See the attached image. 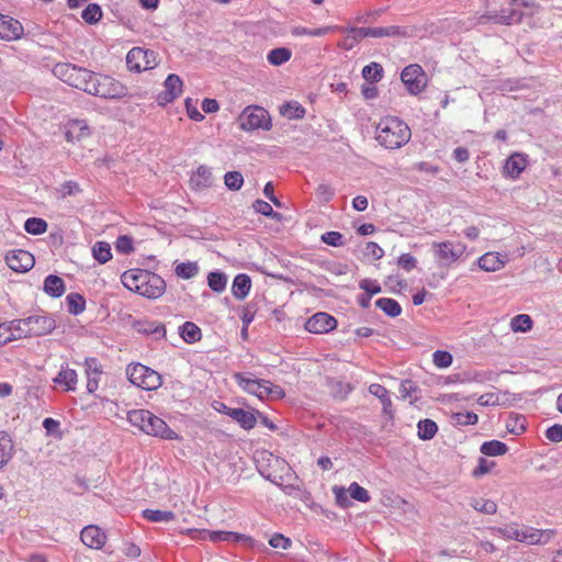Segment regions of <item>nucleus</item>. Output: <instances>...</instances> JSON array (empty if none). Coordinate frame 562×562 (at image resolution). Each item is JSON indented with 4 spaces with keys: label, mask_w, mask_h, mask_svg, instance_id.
I'll return each instance as SVG.
<instances>
[{
    "label": "nucleus",
    "mask_w": 562,
    "mask_h": 562,
    "mask_svg": "<svg viewBox=\"0 0 562 562\" xmlns=\"http://www.w3.org/2000/svg\"><path fill=\"white\" fill-rule=\"evenodd\" d=\"M412 132L408 125L395 116L380 120L375 128V139L386 149H397L407 144Z\"/></svg>",
    "instance_id": "nucleus-1"
},
{
    "label": "nucleus",
    "mask_w": 562,
    "mask_h": 562,
    "mask_svg": "<svg viewBox=\"0 0 562 562\" xmlns=\"http://www.w3.org/2000/svg\"><path fill=\"white\" fill-rule=\"evenodd\" d=\"M15 338L22 339L33 336H44L52 333L56 327L55 319L46 314H36L26 318L11 321Z\"/></svg>",
    "instance_id": "nucleus-2"
},
{
    "label": "nucleus",
    "mask_w": 562,
    "mask_h": 562,
    "mask_svg": "<svg viewBox=\"0 0 562 562\" xmlns=\"http://www.w3.org/2000/svg\"><path fill=\"white\" fill-rule=\"evenodd\" d=\"M123 285L132 292L143 296L155 297L161 294L159 286H153L151 281L162 282L156 276H150L147 271L140 269H131L125 271L121 277Z\"/></svg>",
    "instance_id": "nucleus-3"
},
{
    "label": "nucleus",
    "mask_w": 562,
    "mask_h": 562,
    "mask_svg": "<svg viewBox=\"0 0 562 562\" xmlns=\"http://www.w3.org/2000/svg\"><path fill=\"white\" fill-rule=\"evenodd\" d=\"M53 74L68 86L88 93L94 72L74 64L59 63L53 68Z\"/></svg>",
    "instance_id": "nucleus-4"
},
{
    "label": "nucleus",
    "mask_w": 562,
    "mask_h": 562,
    "mask_svg": "<svg viewBox=\"0 0 562 562\" xmlns=\"http://www.w3.org/2000/svg\"><path fill=\"white\" fill-rule=\"evenodd\" d=\"M88 93L103 99H122L127 94V88L110 76L93 74Z\"/></svg>",
    "instance_id": "nucleus-5"
},
{
    "label": "nucleus",
    "mask_w": 562,
    "mask_h": 562,
    "mask_svg": "<svg viewBox=\"0 0 562 562\" xmlns=\"http://www.w3.org/2000/svg\"><path fill=\"white\" fill-rule=\"evenodd\" d=\"M490 530L504 539L517 540L528 544L539 543L543 537L541 530L518 524H509L505 527H491Z\"/></svg>",
    "instance_id": "nucleus-6"
},
{
    "label": "nucleus",
    "mask_w": 562,
    "mask_h": 562,
    "mask_svg": "<svg viewBox=\"0 0 562 562\" xmlns=\"http://www.w3.org/2000/svg\"><path fill=\"white\" fill-rule=\"evenodd\" d=\"M126 375L134 385L151 391L161 385V376L155 370L140 363L130 364L126 369Z\"/></svg>",
    "instance_id": "nucleus-7"
},
{
    "label": "nucleus",
    "mask_w": 562,
    "mask_h": 562,
    "mask_svg": "<svg viewBox=\"0 0 562 562\" xmlns=\"http://www.w3.org/2000/svg\"><path fill=\"white\" fill-rule=\"evenodd\" d=\"M238 124L243 131H254L258 128L268 131L271 128V119L263 108L248 106L239 115Z\"/></svg>",
    "instance_id": "nucleus-8"
},
{
    "label": "nucleus",
    "mask_w": 562,
    "mask_h": 562,
    "mask_svg": "<svg viewBox=\"0 0 562 562\" xmlns=\"http://www.w3.org/2000/svg\"><path fill=\"white\" fill-rule=\"evenodd\" d=\"M431 246L435 257L441 266H451L457 262L467 250V246L461 241H435Z\"/></svg>",
    "instance_id": "nucleus-9"
},
{
    "label": "nucleus",
    "mask_w": 562,
    "mask_h": 562,
    "mask_svg": "<svg viewBox=\"0 0 562 562\" xmlns=\"http://www.w3.org/2000/svg\"><path fill=\"white\" fill-rule=\"evenodd\" d=\"M156 65L155 53L143 47H133L126 55L128 70L140 72L154 68Z\"/></svg>",
    "instance_id": "nucleus-10"
},
{
    "label": "nucleus",
    "mask_w": 562,
    "mask_h": 562,
    "mask_svg": "<svg viewBox=\"0 0 562 562\" xmlns=\"http://www.w3.org/2000/svg\"><path fill=\"white\" fill-rule=\"evenodd\" d=\"M401 80L413 95H417L426 88L425 71L417 64L406 66L401 72Z\"/></svg>",
    "instance_id": "nucleus-11"
},
{
    "label": "nucleus",
    "mask_w": 562,
    "mask_h": 562,
    "mask_svg": "<svg viewBox=\"0 0 562 562\" xmlns=\"http://www.w3.org/2000/svg\"><path fill=\"white\" fill-rule=\"evenodd\" d=\"M522 16V11L518 9L517 5H514L512 1L507 8L484 14L481 19L492 21L497 24L512 25L521 22Z\"/></svg>",
    "instance_id": "nucleus-12"
},
{
    "label": "nucleus",
    "mask_w": 562,
    "mask_h": 562,
    "mask_svg": "<svg viewBox=\"0 0 562 562\" xmlns=\"http://www.w3.org/2000/svg\"><path fill=\"white\" fill-rule=\"evenodd\" d=\"M5 262L15 272H26L33 268L35 259L30 251L14 249L5 255Z\"/></svg>",
    "instance_id": "nucleus-13"
},
{
    "label": "nucleus",
    "mask_w": 562,
    "mask_h": 562,
    "mask_svg": "<svg viewBox=\"0 0 562 562\" xmlns=\"http://www.w3.org/2000/svg\"><path fill=\"white\" fill-rule=\"evenodd\" d=\"M337 326L335 317L327 313H316L305 323V329L313 334H326Z\"/></svg>",
    "instance_id": "nucleus-14"
},
{
    "label": "nucleus",
    "mask_w": 562,
    "mask_h": 562,
    "mask_svg": "<svg viewBox=\"0 0 562 562\" xmlns=\"http://www.w3.org/2000/svg\"><path fill=\"white\" fill-rule=\"evenodd\" d=\"M234 380L244 391L256 395L260 400L267 397L268 380L251 379L240 372L234 374Z\"/></svg>",
    "instance_id": "nucleus-15"
},
{
    "label": "nucleus",
    "mask_w": 562,
    "mask_h": 562,
    "mask_svg": "<svg viewBox=\"0 0 562 562\" xmlns=\"http://www.w3.org/2000/svg\"><path fill=\"white\" fill-rule=\"evenodd\" d=\"M24 34L22 23L9 15L1 14L0 40L10 42L20 40Z\"/></svg>",
    "instance_id": "nucleus-16"
},
{
    "label": "nucleus",
    "mask_w": 562,
    "mask_h": 562,
    "mask_svg": "<svg viewBox=\"0 0 562 562\" xmlns=\"http://www.w3.org/2000/svg\"><path fill=\"white\" fill-rule=\"evenodd\" d=\"M181 533H190L193 538L210 539L213 542L220 541H238L241 539V535L231 531H210L205 529H187L180 530Z\"/></svg>",
    "instance_id": "nucleus-17"
},
{
    "label": "nucleus",
    "mask_w": 562,
    "mask_h": 562,
    "mask_svg": "<svg viewBox=\"0 0 562 562\" xmlns=\"http://www.w3.org/2000/svg\"><path fill=\"white\" fill-rule=\"evenodd\" d=\"M80 539L87 547L99 550L105 544L106 535L98 526L90 525L81 530Z\"/></svg>",
    "instance_id": "nucleus-18"
},
{
    "label": "nucleus",
    "mask_w": 562,
    "mask_h": 562,
    "mask_svg": "<svg viewBox=\"0 0 562 562\" xmlns=\"http://www.w3.org/2000/svg\"><path fill=\"white\" fill-rule=\"evenodd\" d=\"M145 434L164 439H171L173 431L164 419L153 414L151 419L146 424Z\"/></svg>",
    "instance_id": "nucleus-19"
},
{
    "label": "nucleus",
    "mask_w": 562,
    "mask_h": 562,
    "mask_svg": "<svg viewBox=\"0 0 562 562\" xmlns=\"http://www.w3.org/2000/svg\"><path fill=\"white\" fill-rule=\"evenodd\" d=\"M134 328L137 333L151 336L156 340L164 338L166 335L165 326L157 322L139 321L134 324Z\"/></svg>",
    "instance_id": "nucleus-20"
},
{
    "label": "nucleus",
    "mask_w": 562,
    "mask_h": 562,
    "mask_svg": "<svg viewBox=\"0 0 562 562\" xmlns=\"http://www.w3.org/2000/svg\"><path fill=\"white\" fill-rule=\"evenodd\" d=\"M526 157L522 154H513L510 155L504 166V173L513 179L519 177V175L526 168Z\"/></svg>",
    "instance_id": "nucleus-21"
},
{
    "label": "nucleus",
    "mask_w": 562,
    "mask_h": 562,
    "mask_svg": "<svg viewBox=\"0 0 562 562\" xmlns=\"http://www.w3.org/2000/svg\"><path fill=\"white\" fill-rule=\"evenodd\" d=\"M505 258L506 256L498 252H486L479 258V267L485 271L494 272L504 267Z\"/></svg>",
    "instance_id": "nucleus-22"
},
{
    "label": "nucleus",
    "mask_w": 562,
    "mask_h": 562,
    "mask_svg": "<svg viewBox=\"0 0 562 562\" xmlns=\"http://www.w3.org/2000/svg\"><path fill=\"white\" fill-rule=\"evenodd\" d=\"M43 290L52 297H60L66 290L64 280L55 274H49L44 280Z\"/></svg>",
    "instance_id": "nucleus-23"
},
{
    "label": "nucleus",
    "mask_w": 562,
    "mask_h": 562,
    "mask_svg": "<svg viewBox=\"0 0 562 562\" xmlns=\"http://www.w3.org/2000/svg\"><path fill=\"white\" fill-rule=\"evenodd\" d=\"M212 170L206 166H200L191 176L190 183L194 189H205L212 184Z\"/></svg>",
    "instance_id": "nucleus-24"
},
{
    "label": "nucleus",
    "mask_w": 562,
    "mask_h": 562,
    "mask_svg": "<svg viewBox=\"0 0 562 562\" xmlns=\"http://www.w3.org/2000/svg\"><path fill=\"white\" fill-rule=\"evenodd\" d=\"M228 416L246 430L252 429L257 423L256 415L243 408H234L233 411H229Z\"/></svg>",
    "instance_id": "nucleus-25"
},
{
    "label": "nucleus",
    "mask_w": 562,
    "mask_h": 562,
    "mask_svg": "<svg viewBox=\"0 0 562 562\" xmlns=\"http://www.w3.org/2000/svg\"><path fill=\"white\" fill-rule=\"evenodd\" d=\"M251 288L250 278L247 274H237L233 281L232 293L237 300L245 299Z\"/></svg>",
    "instance_id": "nucleus-26"
},
{
    "label": "nucleus",
    "mask_w": 562,
    "mask_h": 562,
    "mask_svg": "<svg viewBox=\"0 0 562 562\" xmlns=\"http://www.w3.org/2000/svg\"><path fill=\"white\" fill-rule=\"evenodd\" d=\"M13 441L5 431H0V469H2L13 457Z\"/></svg>",
    "instance_id": "nucleus-27"
},
{
    "label": "nucleus",
    "mask_w": 562,
    "mask_h": 562,
    "mask_svg": "<svg viewBox=\"0 0 562 562\" xmlns=\"http://www.w3.org/2000/svg\"><path fill=\"white\" fill-rule=\"evenodd\" d=\"M54 383L59 385H65L66 391H75L77 384V372L74 369L66 367H61L59 373L54 379Z\"/></svg>",
    "instance_id": "nucleus-28"
},
{
    "label": "nucleus",
    "mask_w": 562,
    "mask_h": 562,
    "mask_svg": "<svg viewBox=\"0 0 562 562\" xmlns=\"http://www.w3.org/2000/svg\"><path fill=\"white\" fill-rule=\"evenodd\" d=\"M340 27L336 25L322 26L316 29H307L304 26H294L291 29V34L293 36H325L331 32L339 31Z\"/></svg>",
    "instance_id": "nucleus-29"
},
{
    "label": "nucleus",
    "mask_w": 562,
    "mask_h": 562,
    "mask_svg": "<svg viewBox=\"0 0 562 562\" xmlns=\"http://www.w3.org/2000/svg\"><path fill=\"white\" fill-rule=\"evenodd\" d=\"M178 331L180 337L188 344L198 342L202 338L201 328L192 322H186L178 328Z\"/></svg>",
    "instance_id": "nucleus-30"
},
{
    "label": "nucleus",
    "mask_w": 562,
    "mask_h": 562,
    "mask_svg": "<svg viewBox=\"0 0 562 562\" xmlns=\"http://www.w3.org/2000/svg\"><path fill=\"white\" fill-rule=\"evenodd\" d=\"M469 505L476 512L484 515H494L497 512V504L484 497H471Z\"/></svg>",
    "instance_id": "nucleus-31"
},
{
    "label": "nucleus",
    "mask_w": 562,
    "mask_h": 562,
    "mask_svg": "<svg viewBox=\"0 0 562 562\" xmlns=\"http://www.w3.org/2000/svg\"><path fill=\"white\" fill-rule=\"evenodd\" d=\"M153 413L147 409H133L127 414L130 424L145 432L146 424L151 419Z\"/></svg>",
    "instance_id": "nucleus-32"
},
{
    "label": "nucleus",
    "mask_w": 562,
    "mask_h": 562,
    "mask_svg": "<svg viewBox=\"0 0 562 562\" xmlns=\"http://www.w3.org/2000/svg\"><path fill=\"white\" fill-rule=\"evenodd\" d=\"M166 90L160 92L156 100L161 106L170 103L176 98V74H170L165 80Z\"/></svg>",
    "instance_id": "nucleus-33"
},
{
    "label": "nucleus",
    "mask_w": 562,
    "mask_h": 562,
    "mask_svg": "<svg viewBox=\"0 0 562 562\" xmlns=\"http://www.w3.org/2000/svg\"><path fill=\"white\" fill-rule=\"evenodd\" d=\"M142 516L151 522H171L175 519L172 510L144 509Z\"/></svg>",
    "instance_id": "nucleus-34"
},
{
    "label": "nucleus",
    "mask_w": 562,
    "mask_h": 562,
    "mask_svg": "<svg viewBox=\"0 0 562 562\" xmlns=\"http://www.w3.org/2000/svg\"><path fill=\"white\" fill-rule=\"evenodd\" d=\"M406 34L405 29L395 25L370 27V37H395L406 36Z\"/></svg>",
    "instance_id": "nucleus-35"
},
{
    "label": "nucleus",
    "mask_w": 562,
    "mask_h": 562,
    "mask_svg": "<svg viewBox=\"0 0 562 562\" xmlns=\"http://www.w3.org/2000/svg\"><path fill=\"white\" fill-rule=\"evenodd\" d=\"M480 451L485 456H503L508 451L506 443L499 440H491L482 443Z\"/></svg>",
    "instance_id": "nucleus-36"
},
{
    "label": "nucleus",
    "mask_w": 562,
    "mask_h": 562,
    "mask_svg": "<svg viewBox=\"0 0 562 562\" xmlns=\"http://www.w3.org/2000/svg\"><path fill=\"white\" fill-rule=\"evenodd\" d=\"M376 307L381 308L387 316L396 317L402 313V307L397 301L390 297H382L375 301Z\"/></svg>",
    "instance_id": "nucleus-37"
},
{
    "label": "nucleus",
    "mask_w": 562,
    "mask_h": 562,
    "mask_svg": "<svg viewBox=\"0 0 562 562\" xmlns=\"http://www.w3.org/2000/svg\"><path fill=\"white\" fill-rule=\"evenodd\" d=\"M67 310L71 315H79L86 308V299L79 293H70L66 296Z\"/></svg>",
    "instance_id": "nucleus-38"
},
{
    "label": "nucleus",
    "mask_w": 562,
    "mask_h": 562,
    "mask_svg": "<svg viewBox=\"0 0 562 562\" xmlns=\"http://www.w3.org/2000/svg\"><path fill=\"white\" fill-rule=\"evenodd\" d=\"M418 428V437L422 440H430L435 437L438 427L437 424L431 419H423L417 425Z\"/></svg>",
    "instance_id": "nucleus-39"
},
{
    "label": "nucleus",
    "mask_w": 562,
    "mask_h": 562,
    "mask_svg": "<svg viewBox=\"0 0 562 562\" xmlns=\"http://www.w3.org/2000/svg\"><path fill=\"white\" fill-rule=\"evenodd\" d=\"M510 328L515 333H527L532 328V319L527 314H519L512 318Z\"/></svg>",
    "instance_id": "nucleus-40"
},
{
    "label": "nucleus",
    "mask_w": 562,
    "mask_h": 562,
    "mask_svg": "<svg viewBox=\"0 0 562 562\" xmlns=\"http://www.w3.org/2000/svg\"><path fill=\"white\" fill-rule=\"evenodd\" d=\"M362 77L371 83L379 82L383 77V67L379 63H370L363 67Z\"/></svg>",
    "instance_id": "nucleus-41"
},
{
    "label": "nucleus",
    "mask_w": 562,
    "mask_h": 562,
    "mask_svg": "<svg viewBox=\"0 0 562 562\" xmlns=\"http://www.w3.org/2000/svg\"><path fill=\"white\" fill-rule=\"evenodd\" d=\"M291 56H292V54L289 48L279 47V48L271 49L268 54L267 59L271 65L280 66V65L286 63L288 60H290Z\"/></svg>",
    "instance_id": "nucleus-42"
},
{
    "label": "nucleus",
    "mask_w": 562,
    "mask_h": 562,
    "mask_svg": "<svg viewBox=\"0 0 562 562\" xmlns=\"http://www.w3.org/2000/svg\"><path fill=\"white\" fill-rule=\"evenodd\" d=\"M207 284L214 292L221 293L226 288L227 277L220 271L210 272L207 276Z\"/></svg>",
    "instance_id": "nucleus-43"
},
{
    "label": "nucleus",
    "mask_w": 562,
    "mask_h": 562,
    "mask_svg": "<svg viewBox=\"0 0 562 562\" xmlns=\"http://www.w3.org/2000/svg\"><path fill=\"white\" fill-rule=\"evenodd\" d=\"M47 223L40 217H30L24 223V229L31 235H42L47 231Z\"/></svg>",
    "instance_id": "nucleus-44"
},
{
    "label": "nucleus",
    "mask_w": 562,
    "mask_h": 562,
    "mask_svg": "<svg viewBox=\"0 0 562 562\" xmlns=\"http://www.w3.org/2000/svg\"><path fill=\"white\" fill-rule=\"evenodd\" d=\"M92 254L100 263H105L112 258L111 247L106 241H97L92 248Z\"/></svg>",
    "instance_id": "nucleus-45"
},
{
    "label": "nucleus",
    "mask_w": 562,
    "mask_h": 562,
    "mask_svg": "<svg viewBox=\"0 0 562 562\" xmlns=\"http://www.w3.org/2000/svg\"><path fill=\"white\" fill-rule=\"evenodd\" d=\"M281 114L289 120L302 119L305 114V109L297 102H288L282 105L280 110Z\"/></svg>",
    "instance_id": "nucleus-46"
},
{
    "label": "nucleus",
    "mask_w": 562,
    "mask_h": 562,
    "mask_svg": "<svg viewBox=\"0 0 562 562\" xmlns=\"http://www.w3.org/2000/svg\"><path fill=\"white\" fill-rule=\"evenodd\" d=\"M81 18L88 24H95L102 18L101 7L97 3H89L82 11Z\"/></svg>",
    "instance_id": "nucleus-47"
},
{
    "label": "nucleus",
    "mask_w": 562,
    "mask_h": 562,
    "mask_svg": "<svg viewBox=\"0 0 562 562\" xmlns=\"http://www.w3.org/2000/svg\"><path fill=\"white\" fill-rule=\"evenodd\" d=\"M200 271V267L196 261H188L178 263V278L181 279H192Z\"/></svg>",
    "instance_id": "nucleus-48"
},
{
    "label": "nucleus",
    "mask_w": 562,
    "mask_h": 562,
    "mask_svg": "<svg viewBox=\"0 0 562 562\" xmlns=\"http://www.w3.org/2000/svg\"><path fill=\"white\" fill-rule=\"evenodd\" d=\"M224 182L229 190L237 191L243 187L244 178L238 171H228L224 176Z\"/></svg>",
    "instance_id": "nucleus-49"
},
{
    "label": "nucleus",
    "mask_w": 562,
    "mask_h": 562,
    "mask_svg": "<svg viewBox=\"0 0 562 562\" xmlns=\"http://www.w3.org/2000/svg\"><path fill=\"white\" fill-rule=\"evenodd\" d=\"M451 418L454 424L460 426L475 425L479 420L477 415L472 412L454 413L452 414Z\"/></svg>",
    "instance_id": "nucleus-50"
},
{
    "label": "nucleus",
    "mask_w": 562,
    "mask_h": 562,
    "mask_svg": "<svg viewBox=\"0 0 562 562\" xmlns=\"http://www.w3.org/2000/svg\"><path fill=\"white\" fill-rule=\"evenodd\" d=\"M416 386L413 381L405 380L401 383L400 394L403 400H409V403L413 404L417 401V396L414 395L416 392Z\"/></svg>",
    "instance_id": "nucleus-51"
},
{
    "label": "nucleus",
    "mask_w": 562,
    "mask_h": 562,
    "mask_svg": "<svg viewBox=\"0 0 562 562\" xmlns=\"http://www.w3.org/2000/svg\"><path fill=\"white\" fill-rule=\"evenodd\" d=\"M254 209L257 213H260V214L271 217V218L280 220V217H281V214L274 212L272 206L263 200H256L254 202Z\"/></svg>",
    "instance_id": "nucleus-52"
},
{
    "label": "nucleus",
    "mask_w": 562,
    "mask_h": 562,
    "mask_svg": "<svg viewBox=\"0 0 562 562\" xmlns=\"http://www.w3.org/2000/svg\"><path fill=\"white\" fill-rule=\"evenodd\" d=\"M348 492L358 502L367 503L370 501L369 492L356 482L350 484Z\"/></svg>",
    "instance_id": "nucleus-53"
},
{
    "label": "nucleus",
    "mask_w": 562,
    "mask_h": 562,
    "mask_svg": "<svg viewBox=\"0 0 562 562\" xmlns=\"http://www.w3.org/2000/svg\"><path fill=\"white\" fill-rule=\"evenodd\" d=\"M434 364L438 368H448L452 363V356L445 350H437L432 355Z\"/></svg>",
    "instance_id": "nucleus-54"
},
{
    "label": "nucleus",
    "mask_w": 562,
    "mask_h": 562,
    "mask_svg": "<svg viewBox=\"0 0 562 562\" xmlns=\"http://www.w3.org/2000/svg\"><path fill=\"white\" fill-rule=\"evenodd\" d=\"M321 240L333 247L344 246V236L339 232H327L321 236Z\"/></svg>",
    "instance_id": "nucleus-55"
},
{
    "label": "nucleus",
    "mask_w": 562,
    "mask_h": 562,
    "mask_svg": "<svg viewBox=\"0 0 562 562\" xmlns=\"http://www.w3.org/2000/svg\"><path fill=\"white\" fill-rule=\"evenodd\" d=\"M115 249L117 252L127 255L133 251V239L127 235L119 236L115 243Z\"/></svg>",
    "instance_id": "nucleus-56"
},
{
    "label": "nucleus",
    "mask_w": 562,
    "mask_h": 562,
    "mask_svg": "<svg viewBox=\"0 0 562 562\" xmlns=\"http://www.w3.org/2000/svg\"><path fill=\"white\" fill-rule=\"evenodd\" d=\"M16 340L14 329L11 327V322L0 324V346L10 341Z\"/></svg>",
    "instance_id": "nucleus-57"
},
{
    "label": "nucleus",
    "mask_w": 562,
    "mask_h": 562,
    "mask_svg": "<svg viewBox=\"0 0 562 562\" xmlns=\"http://www.w3.org/2000/svg\"><path fill=\"white\" fill-rule=\"evenodd\" d=\"M188 116L196 122L204 119V115L198 110V101H193L191 98H187L184 101Z\"/></svg>",
    "instance_id": "nucleus-58"
},
{
    "label": "nucleus",
    "mask_w": 562,
    "mask_h": 562,
    "mask_svg": "<svg viewBox=\"0 0 562 562\" xmlns=\"http://www.w3.org/2000/svg\"><path fill=\"white\" fill-rule=\"evenodd\" d=\"M75 130L79 131V133L76 136L78 139L80 137H86L89 135V127L80 121H75L70 125V130L66 133V137L68 140L72 139Z\"/></svg>",
    "instance_id": "nucleus-59"
},
{
    "label": "nucleus",
    "mask_w": 562,
    "mask_h": 562,
    "mask_svg": "<svg viewBox=\"0 0 562 562\" xmlns=\"http://www.w3.org/2000/svg\"><path fill=\"white\" fill-rule=\"evenodd\" d=\"M85 368L87 375H101L103 373L102 366L97 358L89 357L85 360Z\"/></svg>",
    "instance_id": "nucleus-60"
},
{
    "label": "nucleus",
    "mask_w": 562,
    "mask_h": 562,
    "mask_svg": "<svg viewBox=\"0 0 562 562\" xmlns=\"http://www.w3.org/2000/svg\"><path fill=\"white\" fill-rule=\"evenodd\" d=\"M257 468H258L259 473L266 480L270 481L271 483H273L278 486H282V480H283L282 475H278V474L271 472L269 469H266L261 463H258Z\"/></svg>",
    "instance_id": "nucleus-61"
},
{
    "label": "nucleus",
    "mask_w": 562,
    "mask_h": 562,
    "mask_svg": "<svg viewBox=\"0 0 562 562\" xmlns=\"http://www.w3.org/2000/svg\"><path fill=\"white\" fill-rule=\"evenodd\" d=\"M269 544L272 548L285 550V549H288L291 546V540L289 538L284 537L281 533H274L270 538Z\"/></svg>",
    "instance_id": "nucleus-62"
},
{
    "label": "nucleus",
    "mask_w": 562,
    "mask_h": 562,
    "mask_svg": "<svg viewBox=\"0 0 562 562\" xmlns=\"http://www.w3.org/2000/svg\"><path fill=\"white\" fill-rule=\"evenodd\" d=\"M546 438L552 442H561L562 441V426L555 424L549 427L546 431Z\"/></svg>",
    "instance_id": "nucleus-63"
},
{
    "label": "nucleus",
    "mask_w": 562,
    "mask_h": 562,
    "mask_svg": "<svg viewBox=\"0 0 562 562\" xmlns=\"http://www.w3.org/2000/svg\"><path fill=\"white\" fill-rule=\"evenodd\" d=\"M366 255L374 260L381 259L384 255L383 249L374 241L367 243Z\"/></svg>",
    "instance_id": "nucleus-64"
}]
</instances>
